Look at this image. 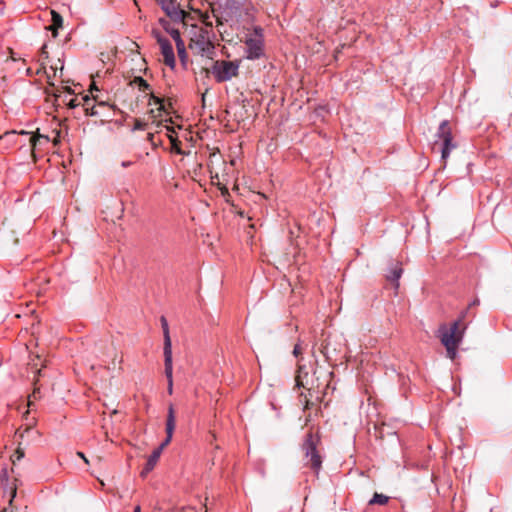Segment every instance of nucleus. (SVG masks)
Masks as SVG:
<instances>
[{
  "label": "nucleus",
  "mask_w": 512,
  "mask_h": 512,
  "mask_svg": "<svg viewBox=\"0 0 512 512\" xmlns=\"http://www.w3.org/2000/svg\"><path fill=\"white\" fill-rule=\"evenodd\" d=\"M468 311H462L457 320H455L449 328L440 327L441 343L445 346L448 356L454 359L458 345L462 342L467 324L464 323Z\"/></svg>",
  "instance_id": "nucleus-1"
},
{
  "label": "nucleus",
  "mask_w": 512,
  "mask_h": 512,
  "mask_svg": "<svg viewBox=\"0 0 512 512\" xmlns=\"http://www.w3.org/2000/svg\"><path fill=\"white\" fill-rule=\"evenodd\" d=\"M321 437L318 432L308 431L304 437L301 449L304 453L305 465L310 467L313 472L318 475L323 463V457L319 451Z\"/></svg>",
  "instance_id": "nucleus-2"
},
{
  "label": "nucleus",
  "mask_w": 512,
  "mask_h": 512,
  "mask_svg": "<svg viewBox=\"0 0 512 512\" xmlns=\"http://www.w3.org/2000/svg\"><path fill=\"white\" fill-rule=\"evenodd\" d=\"M214 33L206 28H199L191 38L189 47L194 53L213 59L215 56V45L212 41Z\"/></svg>",
  "instance_id": "nucleus-3"
},
{
  "label": "nucleus",
  "mask_w": 512,
  "mask_h": 512,
  "mask_svg": "<svg viewBox=\"0 0 512 512\" xmlns=\"http://www.w3.org/2000/svg\"><path fill=\"white\" fill-rule=\"evenodd\" d=\"M239 64L235 61L217 60L211 67V72L218 83L229 81L238 75Z\"/></svg>",
  "instance_id": "nucleus-4"
},
{
  "label": "nucleus",
  "mask_w": 512,
  "mask_h": 512,
  "mask_svg": "<svg viewBox=\"0 0 512 512\" xmlns=\"http://www.w3.org/2000/svg\"><path fill=\"white\" fill-rule=\"evenodd\" d=\"M436 137L442 141L441 144V157L446 160L451 151L456 148V144L453 142L452 131L448 120H443L438 127Z\"/></svg>",
  "instance_id": "nucleus-5"
},
{
  "label": "nucleus",
  "mask_w": 512,
  "mask_h": 512,
  "mask_svg": "<svg viewBox=\"0 0 512 512\" xmlns=\"http://www.w3.org/2000/svg\"><path fill=\"white\" fill-rule=\"evenodd\" d=\"M161 9L173 22H184L188 13L176 5V0H157Z\"/></svg>",
  "instance_id": "nucleus-6"
},
{
  "label": "nucleus",
  "mask_w": 512,
  "mask_h": 512,
  "mask_svg": "<svg viewBox=\"0 0 512 512\" xmlns=\"http://www.w3.org/2000/svg\"><path fill=\"white\" fill-rule=\"evenodd\" d=\"M246 46V58L249 60L260 59L264 55V42L259 38L247 37L244 41Z\"/></svg>",
  "instance_id": "nucleus-7"
},
{
  "label": "nucleus",
  "mask_w": 512,
  "mask_h": 512,
  "mask_svg": "<svg viewBox=\"0 0 512 512\" xmlns=\"http://www.w3.org/2000/svg\"><path fill=\"white\" fill-rule=\"evenodd\" d=\"M402 273V263L398 260L391 259L389 261L385 277L393 284L395 289L399 288V279L402 276Z\"/></svg>",
  "instance_id": "nucleus-8"
},
{
  "label": "nucleus",
  "mask_w": 512,
  "mask_h": 512,
  "mask_svg": "<svg viewBox=\"0 0 512 512\" xmlns=\"http://www.w3.org/2000/svg\"><path fill=\"white\" fill-rule=\"evenodd\" d=\"M176 426L175 410L172 404L169 405L166 419V438L160 444L161 447L165 448L172 440L173 433Z\"/></svg>",
  "instance_id": "nucleus-9"
},
{
  "label": "nucleus",
  "mask_w": 512,
  "mask_h": 512,
  "mask_svg": "<svg viewBox=\"0 0 512 512\" xmlns=\"http://www.w3.org/2000/svg\"><path fill=\"white\" fill-rule=\"evenodd\" d=\"M161 49V54L164 58V63L171 69H174L176 66V60H175V54L172 47V44L169 40L162 41V43L159 45Z\"/></svg>",
  "instance_id": "nucleus-10"
},
{
  "label": "nucleus",
  "mask_w": 512,
  "mask_h": 512,
  "mask_svg": "<svg viewBox=\"0 0 512 512\" xmlns=\"http://www.w3.org/2000/svg\"><path fill=\"white\" fill-rule=\"evenodd\" d=\"M160 322H161V327H162L163 336H164V346H163L164 357L172 356V343H171V338H170L168 321L164 316H161Z\"/></svg>",
  "instance_id": "nucleus-11"
},
{
  "label": "nucleus",
  "mask_w": 512,
  "mask_h": 512,
  "mask_svg": "<svg viewBox=\"0 0 512 512\" xmlns=\"http://www.w3.org/2000/svg\"><path fill=\"white\" fill-rule=\"evenodd\" d=\"M311 377L309 376V372L305 365H299L296 375V385L297 387H303L310 391L308 386L310 385Z\"/></svg>",
  "instance_id": "nucleus-12"
},
{
  "label": "nucleus",
  "mask_w": 512,
  "mask_h": 512,
  "mask_svg": "<svg viewBox=\"0 0 512 512\" xmlns=\"http://www.w3.org/2000/svg\"><path fill=\"white\" fill-rule=\"evenodd\" d=\"M164 373L168 382V393H173V360L172 356L164 357Z\"/></svg>",
  "instance_id": "nucleus-13"
},
{
  "label": "nucleus",
  "mask_w": 512,
  "mask_h": 512,
  "mask_svg": "<svg viewBox=\"0 0 512 512\" xmlns=\"http://www.w3.org/2000/svg\"><path fill=\"white\" fill-rule=\"evenodd\" d=\"M158 460L159 459H157L155 456L150 454L148 459H147V462H146L144 468L142 469V471L140 473V476L142 478H145L154 469V467L156 466Z\"/></svg>",
  "instance_id": "nucleus-14"
},
{
  "label": "nucleus",
  "mask_w": 512,
  "mask_h": 512,
  "mask_svg": "<svg viewBox=\"0 0 512 512\" xmlns=\"http://www.w3.org/2000/svg\"><path fill=\"white\" fill-rule=\"evenodd\" d=\"M175 45H176V49H177V53H178L180 62L184 67H186L188 55L186 52L185 43H184V41H177V44H175Z\"/></svg>",
  "instance_id": "nucleus-15"
},
{
  "label": "nucleus",
  "mask_w": 512,
  "mask_h": 512,
  "mask_svg": "<svg viewBox=\"0 0 512 512\" xmlns=\"http://www.w3.org/2000/svg\"><path fill=\"white\" fill-rule=\"evenodd\" d=\"M389 501V497L384 495V494H380V493H375L373 495V497L369 500V505H385L387 504Z\"/></svg>",
  "instance_id": "nucleus-16"
},
{
  "label": "nucleus",
  "mask_w": 512,
  "mask_h": 512,
  "mask_svg": "<svg viewBox=\"0 0 512 512\" xmlns=\"http://www.w3.org/2000/svg\"><path fill=\"white\" fill-rule=\"evenodd\" d=\"M150 99L153 101V104L158 105L159 112L168 113L166 106L164 104V100L162 98L155 96L154 94H151Z\"/></svg>",
  "instance_id": "nucleus-17"
},
{
  "label": "nucleus",
  "mask_w": 512,
  "mask_h": 512,
  "mask_svg": "<svg viewBox=\"0 0 512 512\" xmlns=\"http://www.w3.org/2000/svg\"><path fill=\"white\" fill-rule=\"evenodd\" d=\"M212 14L213 16L216 18V25L219 27V26H222L224 24V22H227L228 19L226 17H224L223 15H220L218 13V9L216 8H212Z\"/></svg>",
  "instance_id": "nucleus-18"
},
{
  "label": "nucleus",
  "mask_w": 512,
  "mask_h": 512,
  "mask_svg": "<svg viewBox=\"0 0 512 512\" xmlns=\"http://www.w3.org/2000/svg\"><path fill=\"white\" fill-rule=\"evenodd\" d=\"M252 38H259L264 42V30L260 26L253 27V34L250 36Z\"/></svg>",
  "instance_id": "nucleus-19"
},
{
  "label": "nucleus",
  "mask_w": 512,
  "mask_h": 512,
  "mask_svg": "<svg viewBox=\"0 0 512 512\" xmlns=\"http://www.w3.org/2000/svg\"><path fill=\"white\" fill-rule=\"evenodd\" d=\"M167 33L173 38L175 41V44H177V41H183L181 38L180 32L177 28L172 27L167 31Z\"/></svg>",
  "instance_id": "nucleus-20"
},
{
  "label": "nucleus",
  "mask_w": 512,
  "mask_h": 512,
  "mask_svg": "<svg viewBox=\"0 0 512 512\" xmlns=\"http://www.w3.org/2000/svg\"><path fill=\"white\" fill-rule=\"evenodd\" d=\"M135 83H137L139 89L142 91H146L150 88V85L147 83V81L140 76L135 78Z\"/></svg>",
  "instance_id": "nucleus-21"
},
{
  "label": "nucleus",
  "mask_w": 512,
  "mask_h": 512,
  "mask_svg": "<svg viewBox=\"0 0 512 512\" xmlns=\"http://www.w3.org/2000/svg\"><path fill=\"white\" fill-rule=\"evenodd\" d=\"M152 36L156 39L157 43L160 45L162 41H167L168 39L162 35V33L158 29H152Z\"/></svg>",
  "instance_id": "nucleus-22"
},
{
  "label": "nucleus",
  "mask_w": 512,
  "mask_h": 512,
  "mask_svg": "<svg viewBox=\"0 0 512 512\" xmlns=\"http://www.w3.org/2000/svg\"><path fill=\"white\" fill-rule=\"evenodd\" d=\"M52 20H53V25L54 26H59V27L62 26L63 20H62V17H61L60 14L52 11Z\"/></svg>",
  "instance_id": "nucleus-23"
},
{
  "label": "nucleus",
  "mask_w": 512,
  "mask_h": 512,
  "mask_svg": "<svg viewBox=\"0 0 512 512\" xmlns=\"http://www.w3.org/2000/svg\"><path fill=\"white\" fill-rule=\"evenodd\" d=\"M146 126H147V124L145 122H143L142 120L136 119L132 130L133 131L145 130Z\"/></svg>",
  "instance_id": "nucleus-24"
},
{
  "label": "nucleus",
  "mask_w": 512,
  "mask_h": 512,
  "mask_svg": "<svg viewBox=\"0 0 512 512\" xmlns=\"http://www.w3.org/2000/svg\"><path fill=\"white\" fill-rule=\"evenodd\" d=\"M226 5L230 10H238L241 6V3L236 0H228Z\"/></svg>",
  "instance_id": "nucleus-25"
},
{
  "label": "nucleus",
  "mask_w": 512,
  "mask_h": 512,
  "mask_svg": "<svg viewBox=\"0 0 512 512\" xmlns=\"http://www.w3.org/2000/svg\"><path fill=\"white\" fill-rule=\"evenodd\" d=\"M158 22L162 26V28L165 30V32H167L169 29L172 28L170 22L165 18H159Z\"/></svg>",
  "instance_id": "nucleus-26"
},
{
  "label": "nucleus",
  "mask_w": 512,
  "mask_h": 512,
  "mask_svg": "<svg viewBox=\"0 0 512 512\" xmlns=\"http://www.w3.org/2000/svg\"><path fill=\"white\" fill-rule=\"evenodd\" d=\"M300 402H304L305 403L304 409H309L310 406L312 405V403L309 401L307 396L304 395L303 393L300 394Z\"/></svg>",
  "instance_id": "nucleus-27"
},
{
  "label": "nucleus",
  "mask_w": 512,
  "mask_h": 512,
  "mask_svg": "<svg viewBox=\"0 0 512 512\" xmlns=\"http://www.w3.org/2000/svg\"><path fill=\"white\" fill-rule=\"evenodd\" d=\"M86 113L90 116H98L99 115V112L98 110L96 109L95 106L91 107V108H86Z\"/></svg>",
  "instance_id": "nucleus-28"
},
{
  "label": "nucleus",
  "mask_w": 512,
  "mask_h": 512,
  "mask_svg": "<svg viewBox=\"0 0 512 512\" xmlns=\"http://www.w3.org/2000/svg\"><path fill=\"white\" fill-rule=\"evenodd\" d=\"M40 57L43 58V59H47L48 58V51H47V45L44 44L41 49H40Z\"/></svg>",
  "instance_id": "nucleus-29"
},
{
  "label": "nucleus",
  "mask_w": 512,
  "mask_h": 512,
  "mask_svg": "<svg viewBox=\"0 0 512 512\" xmlns=\"http://www.w3.org/2000/svg\"><path fill=\"white\" fill-rule=\"evenodd\" d=\"M163 449H164V448H163V447H161V446L159 445L156 449H154V450L152 451V453H151V454H152L153 456H155L157 459H159V458H160V456H161V454H162Z\"/></svg>",
  "instance_id": "nucleus-30"
},
{
  "label": "nucleus",
  "mask_w": 512,
  "mask_h": 512,
  "mask_svg": "<svg viewBox=\"0 0 512 512\" xmlns=\"http://www.w3.org/2000/svg\"><path fill=\"white\" fill-rule=\"evenodd\" d=\"M300 353H301L300 345H299V344H296V345L294 346V349H293V354H294L295 356H298Z\"/></svg>",
  "instance_id": "nucleus-31"
},
{
  "label": "nucleus",
  "mask_w": 512,
  "mask_h": 512,
  "mask_svg": "<svg viewBox=\"0 0 512 512\" xmlns=\"http://www.w3.org/2000/svg\"><path fill=\"white\" fill-rule=\"evenodd\" d=\"M15 134H16L15 131H7L3 135H0V139H3L4 137H8V136H14Z\"/></svg>",
  "instance_id": "nucleus-32"
},
{
  "label": "nucleus",
  "mask_w": 512,
  "mask_h": 512,
  "mask_svg": "<svg viewBox=\"0 0 512 512\" xmlns=\"http://www.w3.org/2000/svg\"><path fill=\"white\" fill-rule=\"evenodd\" d=\"M132 164H133V162H131V161H122V162H121V166H122L123 168H128V167H130Z\"/></svg>",
  "instance_id": "nucleus-33"
},
{
  "label": "nucleus",
  "mask_w": 512,
  "mask_h": 512,
  "mask_svg": "<svg viewBox=\"0 0 512 512\" xmlns=\"http://www.w3.org/2000/svg\"><path fill=\"white\" fill-rule=\"evenodd\" d=\"M203 23H204L206 29H208V28L211 29L213 27V23L210 20L209 21L203 20Z\"/></svg>",
  "instance_id": "nucleus-34"
},
{
  "label": "nucleus",
  "mask_w": 512,
  "mask_h": 512,
  "mask_svg": "<svg viewBox=\"0 0 512 512\" xmlns=\"http://www.w3.org/2000/svg\"><path fill=\"white\" fill-rule=\"evenodd\" d=\"M30 432H32V429L31 428H27V429L24 430L23 433L20 434V437L23 438L25 433L29 434Z\"/></svg>",
  "instance_id": "nucleus-35"
},
{
  "label": "nucleus",
  "mask_w": 512,
  "mask_h": 512,
  "mask_svg": "<svg viewBox=\"0 0 512 512\" xmlns=\"http://www.w3.org/2000/svg\"><path fill=\"white\" fill-rule=\"evenodd\" d=\"M77 455H78L79 457H81V458H82L86 463H88V460H87V458L85 457L84 453H82V452H77Z\"/></svg>",
  "instance_id": "nucleus-36"
},
{
  "label": "nucleus",
  "mask_w": 512,
  "mask_h": 512,
  "mask_svg": "<svg viewBox=\"0 0 512 512\" xmlns=\"http://www.w3.org/2000/svg\"><path fill=\"white\" fill-rule=\"evenodd\" d=\"M480 301L479 299H474L471 303H470V307L472 306H476V305H479Z\"/></svg>",
  "instance_id": "nucleus-37"
},
{
  "label": "nucleus",
  "mask_w": 512,
  "mask_h": 512,
  "mask_svg": "<svg viewBox=\"0 0 512 512\" xmlns=\"http://www.w3.org/2000/svg\"><path fill=\"white\" fill-rule=\"evenodd\" d=\"M203 20L209 21V15L208 14H202L201 15V21L203 22Z\"/></svg>",
  "instance_id": "nucleus-38"
},
{
  "label": "nucleus",
  "mask_w": 512,
  "mask_h": 512,
  "mask_svg": "<svg viewBox=\"0 0 512 512\" xmlns=\"http://www.w3.org/2000/svg\"><path fill=\"white\" fill-rule=\"evenodd\" d=\"M321 353H322L323 355H325L326 357H328V356H327V348H326V347H323V349H321Z\"/></svg>",
  "instance_id": "nucleus-39"
},
{
  "label": "nucleus",
  "mask_w": 512,
  "mask_h": 512,
  "mask_svg": "<svg viewBox=\"0 0 512 512\" xmlns=\"http://www.w3.org/2000/svg\"><path fill=\"white\" fill-rule=\"evenodd\" d=\"M18 453V459L22 458L24 456V453L20 451V449L17 450Z\"/></svg>",
  "instance_id": "nucleus-40"
},
{
  "label": "nucleus",
  "mask_w": 512,
  "mask_h": 512,
  "mask_svg": "<svg viewBox=\"0 0 512 512\" xmlns=\"http://www.w3.org/2000/svg\"><path fill=\"white\" fill-rule=\"evenodd\" d=\"M133 512H141V507L139 505H137L135 508H134V511Z\"/></svg>",
  "instance_id": "nucleus-41"
},
{
  "label": "nucleus",
  "mask_w": 512,
  "mask_h": 512,
  "mask_svg": "<svg viewBox=\"0 0 512 512\" xmlns=\"http://www.w3.org/2000/svg\"><path fill=\"white\" fill-rule=\"evenodd\" d=\"M99 107H105V106H108V104L106 102H100L98 104Z\"/></svg>",
  "instance_id": "nucleus-42"
},
{
  "label": "nucleus",
  "mask_w": 512,
  "mask_h": 512,
  "mask_svg": "<svg viewBox=\"0 0 512 512\" xmlns=\"http://www.w3.org/2000/svg\"><path fill=\"white\" fill-rule=\"evenodd\" d=\"M15 495H16V490H13V492H12V497H11V499H10V504L12 503L13 498L15 497Z\"/></svg>",
  "instance_id": "nucleus-43"
},
{
  "label": "nucleus",
  "mask_w": 512,
  "mask_h": 512,
  "mask_svg": "<svg viewBox=\"0 0 512 512\" xmlns=\"http://www.w3.org/2000/svg\"><path fill=\"white\" fill-rule=\"evenodd\" d=\"M11 59H12L13 61H16V60H17L16 55H14V53H13V52H11Z\"/></svg>",
  "instance_id": "nucleus-44"
},
{
  "label": "nucleus",
  "mask_w": 512,
  "mask_h": 512,
  "mask_svg": "<svg viewBox=\"0 0 512 512\" xmlns=\"http://www.w3.org/2000/svg\"><path fill=\"white\" fill-rule=\"evenodd\" d=\"M39 138H44L46 141H49V137L48 136L39 135Z\"/></svg>",
  "instance_id": "nucleus-45"
},
{
  "label": "nucleus",
  "mask_w": 512,
  "mask_h": 512,
  "mask_svg": "<svg viewBox=\"0 0 512 512\" xmlns=\"http://www.w3.org/2000/svg\"><path fill=\"white\" fill-rule=\"evenodd\" d=\"M222 193H223V194H228V189H227V188H224V189L222 190Z\"/></svg>",
  "instance_id": "nucleus-46"
},
{
  "label": "nucleus",
  "mask_w": 512,
  "mask_h": 512,
  "mask_svg": "<svg viewBox=\"0 0 512 512\" xmlns=\"http://www.w3.org/2000/svg\"><path fill=\"white\" fill-rule=\"evenodd\" d=\"M84 100H85V102H86L87 104H88V102H90V99H89V97H88V96H87V97H85V98H84Z\"/></svg>",
  "instance_id": "nucleus-47"
},
{
  "label": "nucleus",
  "mask_w": 512,
  "mask_h": 512,
  "mask_svg": "<svg viewBox=\"0 0 512 512\" xmlns=\"http://www.w3.org/2000/svg\"><path fill=\"white\" fill-rule=\"evenodd\" d=\"M167 130L170 131V132H175L174 129L170 128V127H167Z\"/></svg>",
  "instance_id": "nucleus-48"
},
{
  "label": "nucleus",
  "mask_w": 512,
  "mask_h": 512,
  "mask_svg": "<svg viewBox=\"0 0 512 512\" xmlns=\"http://www.w3.org/2000/svg\"><path fill=\"white\" fill-rule=\"evenodd\" d=\"M30 73H31V69H30V68H28V69H27V74L29 75Z\"/></svg>",
  "instance_id": "nucleus-49"
},
{
  "label": "nucleus",
  "mask_w": 512,
  "mask_h": 512,
  "mask_svg": "<svg viewBox=\"0 0 512 512\" xmlns=\"http://www.w3.org/2000/svg\"><path fill=\"white\" fill-rule=\"evenodd\" d=\"M36 393H37V390L35 389V390L33 391V396H34V397L36 396Z\"/></svg>",
  "instance_id": "nucleus-50"
}]
</instances>
